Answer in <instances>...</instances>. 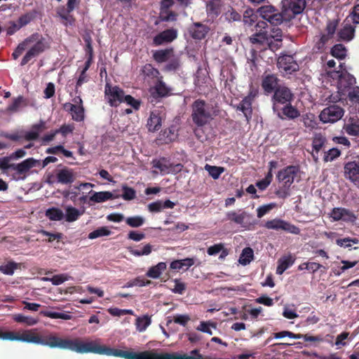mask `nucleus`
I'll list each match as a JSON object with an SVG mask.
<instances>
[{
    "label": "nucleus",
    "mask_w": 359,
    "mask_h": 359,
    "mask_svg": "<svg viewBox=\"0 0 359 359\" xmlns=\"http://www.w3.org/2000/svg\"><path fill=\"white\" fill-rule=\"evenodd\" d=\"M280 187L276 190V195L280 198H285L290 195V187L301 180V172L297 166L289 165L280 170L277 174Z\"/></svg>",
    "instance_id": "nucleus-1"
},
{
    "label": "nucleus",
    "mask_w": 359,
    "mask_h": 359,
    "mask_svg": "<svg viewBox=\"0 0 359 359\" xmlns=\"http://www.w3.org/2000/svg\"><path fill=\"white\" fill-rule=\"evenodd\" d=\"M283 33L279 28H273L270 32H259L250 38L251 43L268 46L271 50H278L282 45Z\"/></svg>",
    "instance_id": "nucleus-2"
},
{
    "label": "nucleus",
    "mask_w": 359,
    "mask_h": 359,
    "mask_svg": "<svg viewBox=\"0 0 359 359\" xmlns=\"http://www.w3.org/2000/svg\"><path fill=\"white\" fill-rule=\"evenodd\" d=\"M105 97L111 106H117L121 102H126L133 109H137L140 102L130 95H125L123 91L118 86L107 84L105 86Z\"/></svg>",
    "instance_id": "nucleus-3"
},
{
    "label": "nucleus",
    "mask_w": 359,
    "mask_h": 359,
    "mask_svg": "<svg viewBox=\"0 0 359 359\" xmlns=\"http://www.w3.org/2000/svg\"><path fill=\"white\" fill-rule=\"evenodd\" d=\"M340 71L331 72L328 74L333 79H337V87L339 96L334 97L332 101L336 102L342 99V95H346L348 91L353 89V85L355 83V79L343 69L341 63L339 65Z\"/></svg>",
    "instance_id": "nucleus-4"
},
{
    "label": "nucleus",
    "mask_w": 359,
    "mask_h": 359,
    "mask_svg": "<svg viewBox=\"0 0 359 359\" xmlns=\"http://www.w3.org/2000/svg\"><path fill=\"white\" fill-rule=\"evenodd\" d=\"M25 50L28 49L27 53L22 60L21 65H26L31 59L42 53L46 48L44 39L36 34L27 39L23 41Z\"/></svg>",
    "instance_id": "nucleus-5"
},
{
    "label": "nucleus",
    "mask_w": 359,
    "mask_h": 359,
    "mask_svg": "<svg viewBox=\"0 0 359 359\" xmlns=\"http://www.w3.org/2000/svg\"><path fill=\"white\" fill-rule=\"evenodd\" d=\"M281 5L285 21H289L304 11L306 2L305 0H282Z\"/></svg>",
    "instance_id": "nucleus-6"
},
{
    "label": "nucleus",
    "mask_w": 359,
    "mask_h": 359,
    "mask_svg": "<svg viewBox=\"0 0 359 359\" xmlns=\"http://www.w3.org/2000/svg\"><path fill=\"white\" fill-rule=\"evenodd\" d=\"M257 13L264 20L273 25H278L285 21L282 12H278L277 9L271 5L261 6L257 10Z\"/></svg>",
    "instance_id": "nucleus-7"
},
{
    "label": "nucleus",
    "mask_w": 359,
    "mask_h": 359,
    "mask_svg": "<svg viewBox=\"0 0 359 359\" xmlns=\"http://www.w3.org/2000/svg\"><path fill=\"white\" fill-rule=\"evenodd\" d=\"M344 114L343 108L337 104H331L320 111L319 118L323 123H334L339 121Z\"/></svg>",
    "instance_id": "nucleus-8"
},
{
    "label": "nucleus",
    "mask_w": 359,
    "mask_h": 359,
    "mask_svg": "<svg viewBox=\"0 0 359 359\" xmlns=\"http://www.w3.org/2000/svg\"><path fill=\"white\" fill-rule=\"evenodd\" d=\"M264 226L271 230H283L292 234L298 235L300 229L297 226L280 218H274L265 222Z\"/></svg>",
    "instance_id": "nucleus-9"
},
{
    "label": "nucleus",
    "mask_w": 359,
    "mask_h": 359,
    "mask_svg": "<svg viewBox=\"0 0 359 359\" xmlns=\"http://www.w3.org/2000/svg\"><path fill=\"white\" fill-rule=\"evenodd\" d=\"M193 120L198 126L205 124L210 118L208 108L203 101H196L193 105Z\"/></svg>",
    "instance_id": "nucleus-10"
},
{
    "label": "nucleus",
    "mask_w": 359,
    "mask_h": 359,
    "mask_svg": "<svg viewBox=\"0 0 359 359\" xmlns=\"http://www.w3.org/2000/svg\"><path fill=\"white\" fill-rule=\"evenodd\" d=\"M332 222L343 221L353 223L357 217L351 210L343 208H334L328 214Z\"/></svg>",
    "instance_id": "nucleus-11"
},
{
    "label": "nucleus",
    "mask_w": 359,
    "mask_h": 359,
    "mask_svg": "<svg viewBox=\"0 0 359 359\" xmlns=\"http://www.w3.org/2000/svg\"><path fill=\"white\" fill-rule=\"evenodd\" d=\"M74 103H66L65 109L69 111L72 118L76 121H81L84 119V109L82 104V100L78 97L73 100Z\"/></svg>",
    "instance_id": "nucleus-12"
},
{
    "label": "nucleus",
    "mask_w": 359,
    "mask_h": 359,
    "mask_svg": "<svg viewBox=\"0 0 359 359\" xmlns=\"http://www.w3.org/2000/svg\"><path fill=\"white\" fill-rule=\"evenodd\" d=\"M278 67L280 71L290 74L299 69V65L291 55H281L278 59Z\"/></svg>",
    "instance_id": "nucleus-13"
},
{
    "label": "nucleus",
    "mask_w": 359,
    "mask_h": 359,
    "mask_svg": "<svg viewBox=\"0 0 359 359\" xmlns=\"http://www.w3.org/2000/svg\"><path fill=\"white\" fill-rule=\"evenodd\" d=\"M153 168L158 170L161 174L165 175L175 171H179L182 168L181 164H177L172 165L169 161L166 158H163L158 160H154L152 161Z\"/></svg>",
    "instance_id": "nucleus-14"
},
{
    "label": "nucleus",
    "mask_w": 359,
    "mask_h": 359,
    "mask_svg": "<svg viewBox=\"0 0 359 359\" xmlns=\"http://www.w3.org/2000/svg\"><path fill=\"white\" fill-rule=\"evenodd\" d=\"M93 189H89L88 203H101L109 200L118 198V195H114L113 193L107 191H94Z\"/></svg>",
    "instance_id": "nucleus-15"
},
{
    "label": "nucleus",
    "mask_w": 359,
    "mask_h": 359,
    "mask_svg": "<svg viewBox=\"0 0 359 359\" xmlns=\"http://www.w3.org/2000/svg\"><path fill=\"white\" fill-rule=\"evenodd\" d=\"M344 176L346 179L359 186V163L350 161L344 165Z\"/></svg>",
    "instance_id": "nucleus-16"
},
{
    "label": "nucleus",
    "mask_w": 359,
    "mask_h": 359,
    "mask_svg": "<svg viewBox=\"0 0 359 359\" xmlns=\"http://www.w3.org/2000/svg\"><path fill=\"white\" fill-rule=\"evenodd\" d=\"M95 184L89 182H81L79 184L74 186L70 190H67L63 192V196L65 198H69L72 201L75 202L80 195V191L89 190L93 189Z\"/></svg>",
    "instance_id": "nucleus-17"
},
{
    "label": "nucleus",
    "mask_w": 359,
    "mask_h": 359,
    "mask_svg": "<svg viewBox=\"0 0 359 359\" xmlns=\"http://www.w3.org/2000/svg\"><path fill=\"white\" fill-rule=\"evenodd\" d=\"M177 36V31L175 29H169L156 35L154 39V43L160 46L165 43H170L175 40Z\"/></svg>",
    "instance_id": "nucleus-18"
},
{
    "label": "nucleus",
    "mask_w": 359,
    "mask_h": 359,
    "mask_svg": "<svg viewBox=\"0 0 359 359\" xmlns=\"http://www.w3.org/2000/svg\"><path fill=\"white\" fill-rule=\"evenodd\" d=\"M326 142L325 137L321 133H316L312 138V151L311 155L313 160L317 162L318 160V154L323 148Z\"/></svg>",
    "instance_id": "nucleus-19"
},
{
    "label": "nucleus",
    "mask_w": 359,
    "mask_h": 359,
    "mask_svg": "<svg viewBox=\"0 0 359 359\" xmlns=\"http://www.w3.org/2000/svg\"><path fill=\"white\" fill-rule=\"evenodd\" d=\"M41 337L36 332V330H25L20 332L19 341L40 344Z\"/></svg>",
    "instance_id": "nucleus-20"
},
{
    "label": "nucleus",
    "mask_w": 359,
    "mask_h": 359,
    "mask_svg": "<svg viewBox=\"0 0 359 359\" xmlns=\"http://www.w3.org/2000/svg\"><path fill=\"white\" fill-rule=\"evenodd\" d=\"M343 130L351 136H359V118L357 116L349 117L345 122Z\"/></svg>",
    "instance_id": "nucleus-21"
},
{
    "label": "nucleus",
    "mask_w": 359,
    "mask_h": 359,
    "mask_svg": "<svg viewBox=\"0 0 359 359\" xmlns=\"http://www.w3.org/2000/svg\"><path fill=\"white\" fill-rule=\"evenodd\" d=\"M257 95V92H250V93L245 97L238 106V109L241 110L248 119L252 113V101Z\"/></svg>",
    "instance_id": "nucleus-22"
},
{
    "label": "nucleus",
    "mask_w": 359,
    "mask_h": 359,
    "mask_svg": "<svg viewBox=\"0 0 359 359\" xmlns=\"http://www.w3.org/2000/svg\"><path fill=\"white\" fill-rule=\"evenodd\" d=\"M57 182L61 184H71L76 179V175L72 169L62 168L58 170L56 173Z\"/></svg>",
    "instance_id": "nucleus-23"
},
{
    "label": "nucleus",
    "mask_w": 359,
    "mask_h": 359,
    "mask_svg": "<svg viewBox=\"0 0 359 359\" xmlns=\"http://www.w3.org/2000/svg\"><path fill=\"white\" fill-rule=\"evenodd\" d=\"M208 31L209 29L207 26L199 22L193 24V25H191L189 29L190 34L196 39H203L208 34Z\"/></svg>",
    "instance_id": "nucleus-24"
},
{
    "label": "nucleus",
    "mask_w": 359,
    "mask_h": 359,
    "mask_svg": "<svg viewBox=\"0 0 359 359\" xmlns=\"http://www.w3.org/2000/svg\"><path fill=\"white\" fill-rule=\"evenodd\" d=\"M292 98V95L290 90L285 87H280L278 88L273 95L275 102L285 104L290 102Z\"/></svg>",
    "instance_id": "nucleus-25"
},
{
    "label": "nucleus",
    "mask_w": 359,
    "mask_h": 359,
    "mask_svg": "<svg viewBox=\"0 0 359 359\" xmlns=\"http://www.w3.org/2000/svg\"><path fill=\"white\" fill-rule=\"evenodd\" d=\"M64 219L67 222H73L76 221L84 212L72 205H67L65 208Z\"/></svg>",
    "instance_id": "nucleus-26"
},
{
    "label": "nucleus",
    "mask_w": 359,
    "mask_h": 359,
    "mask_svg": "<svg viewBox=\"0 0 359 359\" xmlns=\"http://www.w3.org/2000/svg\"><path fill=\"white\" fill-rule=\"evenodd\" d=\"M294 262V258L292 255H287L282 257L278 261V266L276 269V273L279 275L283 273V272L292 266Z\"/></svg>",
    "instance_id": "nucleus-27"
},
{
    "label": "nucleus",
    "mask_w": 359,
    "mask_h": 359,
    "mask_svg": "<svg viewBox=\"0 0 359 359\" xmlns=\"http://www.w3.org/2000/svg\"><path fill=\"white\" fill-rule=\"evenodd\" d=\"M221 0H209L206 5L207 13L211 18L217 17L222 11Z\"/></svg>",
    "instance_id": "nucleus-28"
},
{
    "label": "nucleus",
    "mask_w": 359,
    "mask_h": 359,
    "mask_svg": "<svg viewBox=\"0 0 359 359\" xmlns=\"http://www.w3.org/2000/svg\"><path fill=\"white\" fill-rule=\"evenodd\" d=\"M79 339H67V338H61L60 347L61 349H67L74 352H78L79 349Z\"/></svg>",
    "instance_id": "nucleus-29"
},
{
    "label": "nucleus",
    "mask_w": 359,
    "mask_h": 359,
    "mask_svg": "<svg viewBox=\"0 0 359 359\" xmlns=\"http://www.w3.org/2000/svg\"><path fill=\"white\" fill-rule=\"evenodd\" d=\"M195 263L193 258H186L180 260H175L171 262L170 268L174 270H187Z\"/></svg>",
    "instance_id": "nucleus-30"
},
{
    "label": "nucleus",
    "mask_w": 359,
    "mask_h": 359,
    "mask_svg": "<svg viewBox=\"0 0 359 359\" xmlns=\"http://www.w3.org/2000/svg\"><path fill=\"white\" fill-rule=\"evenodd\" d=\"M38 163V161L32 158H29L16 165L15 170H16L19 173L22 174L35 167Z\"/></svg>",
    "instance_id": "nucleus-31"
},
{
    "label": "nucleus",
    "mask_w": 359,
    "mask_h": 359,
    "mask_svg": "<svg viewBox=\"0 0 359 359\" xmlns=\"http://www.w3.org/2000/svg\"><path fill=\"white\" fill-rule=\"evenodd\" d=\"M167 265L165 262H159L156 265L151 266L147 272V276L151 278H158L165 270Z\"/></svg>",
    "instance_id": "nucleus-32"
},
{
    "label": "nucleus",
    "mask_w": 359,
    "mask_h": 359,
    "mask_svg": "<svg viewBox=\"0 0 359 359\" xmlns=\"http://www.w3.org/2000/svg\"><path fill=\"white\" fill-rule=\"evenodd\" d=\"M207 252L209 255H215L218 253H221L219 255V258L224 259L226 257L229 252L228 250L224 248V244L222 243H217L214 245H212L208 248Z\"/></svg>",
    "instance_id": "nucleus-33"
},
{
    "label": "nucleus",
    "mask_w": 359,
    "mask_h": 359,
    "mask_svg": "<svg viewBox=\"0 0 359 359\" xmlns=\"http://www.w3.org/2000/svg\"><path fill=\"white\" fill-rule=\"evenodd\" d=\"M13 319L18 323H24L27 326H33L38 323L39 320L29 316L20 313L13 315Z\"/></svg>",
    "instance_id": "nucleus-34"
},
{
    "label": "nucleus",
    "mask_w": 359,
    "mask_h": 359,
    "mask_svg": "<svg viewBox=\"0 0 359 359\" xmlns=\"http://www.w3.org/2000/svg\"><path fill=\"white\" fill-rule=\"evenodd\" d=\"M151 318L147 315L137 317L135 323L136 330L140 332H144L151 325Z\"/></svg>",
    "instance_id": "nucleus-35"
},
{
    "label": "nucleus",
    "mask_w": 359,
    "mask_h": 359,
    "mask_svg": "<svg viewBox=\"0 0 359 359\" xmlns=\"http://www.w3.org/2000/svg\"><path fill=\"white\" fill-rule=\"evenodd\" d=\"M277 86V79L273 75L266 76L262 81V87L266 93H271Z\"/></svg>",
    "instance_id": "nucleus-36"
},
{
    "label": "nucleus",
    "mask_w": 359,
    "mask_h": 359,
    "mask_svg": "<svg viewBox=\"0 0 359 359\" xmlns=\"http://www.w3.org/2000/svg\"><path fill=\"white\" fill-rule=\"evenodd\" d=\"M161 126V118L156 113L152 112L147 122V126L149 131H156Z\"/></svg>",
    "instance_id": "nucleus-37"
},
{
    "label": "nucleus",
    "mask_w": 359,
    "mask_h": 359,
    "mask_svg": "<svg viewBox=\"0 0 359 359\" xmlns=\"http://www.w3.org/2000/svg\"><path fill=\"white\" fill-rule=\"evenodd\" d=\"M41 314L52 319L70 320L72 316L69 312L59 313L51 311H41Z\"/></svg>",
    "instance_id": "nucleus-38"
},
{
    "label": "nucleus",
    "mask_w": 359,
    "mask_h": 359,
    "mask_svg": "<svg viewBox=\"0 0 359 359\" xmlns=\"http://www.w3.org/2000/svg\"><path fill=\"white\" fill-rule=\"evenodd\" d=\"M61 338L56 335L50 334L46 337L45 339H41V343L40 345L46 346L50 348H58L60 347Z\"/></svg>",
    "instance_id": "nucleus-39"
},
{
    "label": "nucleus",
    "mask_w": 359,
    "mask_h": 359,
    "mask_svg": "<svg viewBox=\"0 0 359 359\" xmlns=\"http://www.w3.org/2000/svg\"><path fill=\"white\" fill-rule=\"evenodd\" d=\"M227 219L236 222L238 224H242L246 217H249V214L246 212L237 213L235 211H231L226 213Z\"/></svg>",
    "instance_id": "nucleus-40"
},
{
    "label": "nucleus",
    "mask_w": 359,
    "mask_h": 359,
    "mask_svg": "<svg viewBox=\"0 0 359 359\" xmlns=\"http://www.w3.org/2000/svg\"><path fill=\"white\" fill-rule=\"evenodd\" d=\"M46 216L52 221H60L64 219V212L57 208H51L46 211Z\"/></svg>",
    "instance_id": "nucleus-41"
},
{
    "label": "nucleus",
    "mask_w": 359,
    "mask_h": 359,
    "mask_svg": "<svg viewBox=\"0 0 359 359\" xmlns=\"http://www.w3.org/2000/svg\"><path fill=\"white\" fill-rule=\"evenodd\" d=\"M151 93H156L158 96H165L168 95L170 91V89L161 81H158L156 86L151 88Z\"/></svg>",
    "instance_id": "nucleus-42"
},
{
    "label": "nucleus",
    "mask_w": 359,
    "mask_h": 359,
    "mask_svg": "<svg viewBox=\"0 0 359 359\" xmlns=\"http://www.w3.org/2000/svg\"><path fill=\"white\" fill-rule=\"evenodd\" d=\"M111 234V231L107 226H101L93 231L88 234L89 239H95L100 237L109 236Z\"/></svg>",
    "instance_id": "nucleus-43"
},
{
    "label": "nucleus",
    "mask_w": 359,
    "mask_h": 359,
    "mask_svg": "<svg viewBox=\"0 0 359 359\" xmlns=\"http://www.w3.org/2000/svg\"><path fill=\"white\" fill-rule=\"evenodd\" d=\"M355 29L349 24H345L340 30L339 37L343 40L350 41L353 38Z\"/></svg>",
    "instance_id": "nucleus-44"
},
{
    "label": "nucleus",
    "mask_w": 359,
    "mask_h": 359,
    "mask_svg": "<svg viewBox=\"0 0 359 359\" xmlns=\"http://www.w3.org/2000/svg\"><path fill=\"white\" fill-rule=\"evenodd\" d=\"M253 259V250L250 248H245L243 250L239 257V263L245 266L250 263Z\"/></svg>",
    "instance_id": "nucleus-45"
},
{
    "label": "nucleus",
    "mask_w": 359,
    "mask_h": 359,
    "mask_svg": "<svg viewBox=\"0 0 359 359\" xmlns=\"http://www.w3.org/2000/svg\"><path fill=\"white\" fill-rule=\"evenodd\" d=\"M172 50L171 49L160 50L154 52V57L158 62H163L168 60L172 55Z\"/></svg>",
    "instance_id": "nucleus-46"
},
{
    "label": "nucleus",
    "mask_w": 359,
    "mask_h": 359,
    "mask_svg": "<svg viewBox=\"0 0 359 359\" xmlns=\"http://www.w3.org/2000/svg\"><path fill=\"white\" fill-rule=\"evenodd\" d=\"M20 264L10 262L6 264L0 266V271L5 275L12 276L15 271L20 267Z\"/></svg>",
    "instance_id": "nucleus-47"
},
{
    "label": "nucleus",
    "mask_w": 359,
    "mask_h": 359,
    "mask_svg": "<svg viewBox=\"0 0 359 359\" xmlns=\"http://www.w3.org/2000/svg\"><path fill=\"white\" fill-rule=\"evenodd\" d=\"M224 15L226 20L231 21H238L241 19V15L231 7L224 6Z\"/></svg>",
    "instance_id": "nucleus-48"
},
{
    "label": "nucleus",
    "mask_w": 359,
    "mask_h": 359,
    "mask_svg": "<svg viewBox=\"0 0 359 359\" xmlns=\"http://www.w3.org/2000/svg\"><path fill=\"white\" fill-rule=\"evenodd\" d=\"M217 324L212 321H202L200 323L199 325L197 327L196 330L205 333H207L210 335L212 334V329H216Z\"/></svg>",
    "instance_id": "nucleus-49"
},
{
    "label": "nucleus",
    "mask_w": 359,
    "mask_h": 359,
    "mask_svg": "<svg viewBox=\"0 0 359 359\" xmlns=\"http://www.w3.org/2000/svg\"><path fill=\"white\" fill-rule=\"evenodd\" d=\"M205 170L215 180L218 179L222 173L224 172V168L219 166H214L206 164Z\"/></svg>",
    "instance_id": "nucleus-50"
},
{
    "label": "nucleus",
    "mask_w": 359,
    "mask_h": 359,
    "mask_svg": "<svg viewBox=\"0 0 359 359\" xmlns=\"http://www.w3.org/2000/svg\"><path fill=\"white\" fill-rule=\"evenodd\" d=\"M276 207L277 205L276 203H270L258 207L257 209V217L262 218L265 215L268 214L271 210Z\"/></svg>",
    "instance_id": "nucleus-51"
},
{
    "label": "nucleus",
    "mask_w": 359,
    "mask_h": 359,
    "mask_svg": "<svg viewBox=\"0 0 359 359\" xmlns=\"http://www.w3.org/2000/svg\"><path fill=\"white\" fill-rule=\"evenodd\" d=\"M347 95L352 104L359 111V88H353L351 90L348 91Z\"/></svg>",
    "instance_id": "nucleus-52"
},
{
    "label": "nucleus",
    "mask_w": 359,
    "mask_h": 359,
    "mask_svg": "<svg viewBox=\"0 0 359 359\" xmlns=\"http://www.w3.org/2000/svg\"><path fill=\"white\" fill-rule=\"evenodd\" d=\"M257 20V15L252 9H247L243 14V22L245 25H252Z\"/></svg>",
    "instance_id": "nucleus-53"
},
{
    "label": "nucleus",
    "mask_w": 359,
    "mask_h": 359,
    "mask_svg": "<svg viewBox=\"0 0 359 359\" xmlns=\"http://www.w3.org/2000/svg\"><path fill=\"white\" fill-rule=\"evenodd\" d=\"M303 123L305 127L310 129L315 128L317 126L316 116L313 114H307L303 116Z\"/></svg>",
    "instance_id": "nucleus-54"
},
{
    "label": "nucleus",
    "mask_w": 359,
    "mask_h": 359,
    "mask_svg": "<svg viewBox=\"0 0 359 359\" xmlns=\"http://www.w3.org/2000/svg\"><path fill=\"white\" fill-rule=\"evenodd\" d=\"M126 222L131 227H139L144 223L145 219L142 216H134L128 217Z\"/></svg>",
    "instance_id": "nucleus-55"
},
{
    "label": "nucleus",
    "mask_w": 359,
    "mask_h": 359,
    "mask_svg": "<svg viewBox=\"0 0 359 359\" xmlns=\"http://www.w3.org/2000/svg\"><path fill=\"white\" fill-rule=\"evenodd\" d=\"M337 28V22L332 21L330 22L327 25V35L323 34L321 38L320 41L323 43H325L329 39L330 36H332L334 33L335 32Z\"/></svg>",
    "instance_id": "nucleus-56"
},
{
    "label": "nucleus",
    "mask_w": 359,
    "mask_h": 359,
    "mask_svg": "<svg viewBox=\"0 0 359 359\" xmlns=\"http://www.w3.org/2000/svg\"><path fill=\"white\" fill-rule=\"evenodd\" d=\"M332 55L336 58L342 59L346 55V50L343 45L337 44L332 48Z\"/></svg>",
    "instance_id": "nucleus-57"
},
{
    "label": "nucleus",
    "mask_w": 359,
    "mask_h": 359,
    "mask_svg": "<svg viewBox=\"0 0 359 359\" xmlns=\"http://www.w3.org/2000/svg\"><path fill=\"white\" fill-rule=\"evenodd\" d=\"M70 279H72V277L68 274L60 273L53 276L50 279V282L54 285H59Z\"/></svg>",
    "instance_id": "nucleus-58"
},
{
    "label": "nucleus",
    "mask_w": 359,
    "mask_h": 359,
    "mask_svg": "<svg viewBox=\"0 0 359 359\" xmlns=\"http://www.w3.org/2000/svg\"><path fill=\"white\" fill-rule=\"evenodd\" d=\"M20 332L15 333L14 332H4L0 328V339L8 341H19Z\"/></svg>",
    "instance_id": "nucleus-59"
},
{
    "label": "nucleus",
    "mask_w": 359,
    "mask_h": 359,
    "mask_svg": "<svg viewBox=\"0 0 359 359\" xmlns=\"http://www.w3.org/2000/svg\"><path fill=\"white\" fill-rule=\"evenodd\" d=\"M273 178V175L271 171H269L266 177L257 182L256 186L260 189V190H265L269 185L271 184Z\"/></svg>",
    "instance_id": "nucleus-60"
},
{
    "label": "nucleus",
    "mask_w": 359,
    "mask_h": 359,
    "mask_svg": "<svg viewBox=\"0 0 359 359\" xmlns=\"http://www.w3.org/2000/svg\"><path fill=\"white\" fill-rule=\"evenodd\" d=\"M283 112L284 115L290 118H295L299 116V111L290 104L284 107Z\"/></svg>",
    "instance_id": "nucleus-61"
},
{
    "label": "nucleus",
    "mask_w": 359,
    "mask_h": 359,
    "mask_svg": "<svg viewBox=\"0 0 359 359\" xmlns=\"http://www.w3.org/2000/svg\"><path fill=\"white\" fill-rule=\"evenodd\" d=\"M348 335V332H344L337 337L334 345L337 346V349L347 345Z\"/></svg>",
    "instance_id": "nucleus-62"
},
{
    "label": "nucleus",
    "mask_w": 359,
    "mask_h": 359,
    "mask_svg": "<svg viewBox=\"0 0 359 359\" xmlns=\"http://www.w3.org/2000/svg\"><path fill=\"white\" fill-rule=\"evenodd\" d=\"M341 151L337 148H332L325 153L324 161L325 162H330L339 157Z\"/></svg>",
    "instance_id": "nucleus-63"
},
{
    "label": "nucleus",
    "mask_w": 359,
    "mask_h": 359,
    "mask_svg": "<svg viewBox=\"0 0 359 359\" xmlns=\"http://www.w3.org/2000/svg\"><path fill=\"white\" fill-rule=\"evenodd\" d=\"M122 190H123L122 198L124 200L130 201L135 198L136 192L133 188L128 187L126 185H123Z\"/></svg>",
    "instance_id": "nucleus-64"
}]
</instances>
